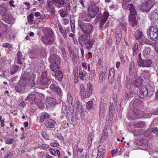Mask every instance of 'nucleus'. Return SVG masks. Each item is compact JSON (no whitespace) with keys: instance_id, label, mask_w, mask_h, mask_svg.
Returning <instances> with one entry per match:
<instances>
[{"instance_id":"7c9ffc66","label":"nucleus","mask_w":158,"mask_h":158,"mask_svg":"<svg viewBox=\"0 0 158 158\" xmlns=\"http://www.w3.org/2000/svg\"><path fill=\"white\" fill-rule=\"evenodd\" d=\"M30 78V74L29 73H26L23 74L22 76H21V78L20 79H23L24 81H26L27 82V84L28 83V81H29Z\"/></svg>"},{"instance_id":"3c124183","label":"nucleus","mask_w":158,"mask_h":158,"mask_svg":"<svg viewBox=\"0 0 158 158\" xmlns=\"http://www.w3.org/2000/svg\"><path fill=\"white\" fill-rule=\"evenodd\" d=\"M119 27H121L123 31H126L127 30V28L126 27V23L125 22L123 21L120 22L119 24Z\"/></svg>"},{"instance_id":"39448f33","label":"nucleus","mask_w":158,"mask_h":158,"mask_svg":"<svg viewBox=\"0 0 158 158\" xmlns=\"http://www.w3.org/2000/svg\"><path fill=\"white\" fill-rule=\"evenodd\" d=\"M50 61L51 64L50 69L52 71L54 72L56 69L60 68V58L58 55H52L50 58Z\"/></svg>"},{"instance_id":"a211bd4d","label":"nucleus","mask_w":158,"mask_h":158,"mask_svg":"<svg viewBox=\"0 0 158 158\" xmlns=\"http://www.w3.org/2000/svg\"><path fill=\"white\" fill-rule=\"evenodd\" d=\"M50 89L56 93L57 94L61 96L62 94V90L59 86L55 84H52L50 86Z\"/></svg>"},{"instance_id":"13d9d810","label":"nucleus","mask_w":158,"mask_h":158,"mask_svg":"<svg viewBox=\"0 0 158 158\" xmlns=\"http://www.w3.org/2000/svg\"><path fill=\"white\" fill-rule=\"evenodd\" d=\"M115 110L114 105L113 103L111 104L110 103V106L109 107V113L110 114H111L114 113Z\"/></svg>"},{"instance_id":"f8f14e48","label":"nucleus","mask_w":158,"mask_h":158,"mask_svg":"<svg viewBox=\"0 0 158 158\" xmlns=\"http://www.w3.org/2000/svg\"><path fill=\"white\" fill-rule=\"evenodd\" d=\"M26 85V82L24 81L23 79H20L19 82L15 86V90L18 92H22Z\"/></svg>"},{"instance_id":"338daca9","label":"nucleus","mask_w":158,"mask_h":158,"mask_svg":"<svg viewBox=\"0 0 158 158\" xmlns=\"http://www.w3.org/2000/svg\"><path fill=\"white\" fill-rule=\"evenodd\" d=\"M78 68L77 67H75L74 68L73 71V73L74 77L78 76Z\"/></svg>"},{"instance_id":"58836bf2","label":"nucleus","mask_w":158,"mask_h":158,"mask_svg":"<svg viewBox=\"0 0 158 158\" xmlns=\"http://www.w3.org/2000/svg\"><path fill=\"white\" fill-rule=\"evenodd\" d=\"M106 75L102 71L100 72L99 74V79L100 82H102L106 79Z\"/></svg>"},{"instance_id":"72a5a7b5","label":"nucleus","mask_w":158,"mask_h":158,"mask_svg":"<svg viewBox=\"0 0 158 158\" xmlns=\"http://www.w3.org/2000/svg\"><path fill=\"white\" fill-rule=\"evenodd\" d=\"M134 93L132 90L127 89L126 91L125 94V97L127 99L129 98H131L133 97Z\"/></svg>"},{"instance_id":"9b49d317","label":"nucleus","mask_w":158,"mask_h":158,"mask_svg":"<svg viewBox=\"0 0 158 158\" xmlns=\"http://www.w3.org/2000/svg\"><path fill=\"white\" fill-rule=\"evenodd\" d=\"M146 87H143L139 89L138 92V97L142 99L145 98L148 95V91Z\"/></svg>"},{"instance_id":"cd10ccee","label":"nucleus","mask_w":158,"mask_h":158,"mask_svg":"<svg viewBox=\"0 0 158 158\" xmlns=\"http://www.w3.org/2000/svg\"><path fill=\"white\" fill-rule=\"evenodd\" d=\"M55 76L58 81H61L63 78V75L62 72L59 69H56L55 70Z\"/></svg>"},{"instance_id":"4c0bfd02","label":"nucleus","mask_w":158,"mask_h":158,"mask_svg":"<svg viewBox=\"0 0 158 158\" xmlns=\"http://www.w3.org/2000/svg\"><path fill=\"white\" fill-rule=\"evenodd\" d=\"M148 91V95L150 97L152 96L154 92V88L151 86L149 85L146 87Z\"/></svg>"},{"instance_id":"5701e85b","label":"nucleus","mask_w":158,"mask_h":158,"mask_svg":"<svg viewBox=\"0 0 158 158\" xmlns=\"http://www.w3.org/2000/svg\"><path fill=\"white\" fill-rule=\"evenodd\" d=\"M56 123L55 121L52 119L48 120L45 123V126L47 128H53Z\"/></svg>"},{"instance_id":"2eb2a0df","label":"nucleus","mask_w":158,"mask_h":158,"mask_svg":"<svg viewBox=\"0 0 158 158\" xmlns=\"http://www.w3.org/2000/svg\"><path fill=\"white\" fill-rule=\"evenodd\" d=\"M134 114L133 115L132 119L134 120L143 118V112L140 110L139 109H133Z\"/></svg>"},{"instance_id":"37998d69","label":"nucleus","mask_w":158,"mask_h":158,"mask_svg":"<svg viewBox=\"0 0 158 158\" xmlns=\"http://www.w3.org/2000/svg\"><path fill=\"white\" fill-rule=\"evenodd\" d=\"M87 74L86 72L84 70L80 71L79 73V76L80 78L82 80H84V78L86 77V75Z\"/></svg>"},{"instance_id":"aec40b11","label":"nucleus","mask_w":158,"mask_h":158,"mask_svg":"<svg viewBox=\"0 0 158 158\" xmlns=\"http://www.w3.org/2000/svg\"><path fill=\"white\" fill-rule=\"evenodd\" d=\"M36 99V96L34 93L29 94L25 98V101H27L31 104L34 103Z\"/></svg>"},{"instance_id":"f257e3e1","label":"nucleus","mask_w":158,"mask_h":158,"mask_svg":"<svg viewBox=\"0 0 158 158\" xmlns=\"http://www.w3.org/2000/svg\"><path fill=\"white\" fill-rule=\"evenodd\" d=\"M123 7L124 9L128 10L130 12V15L129 17V24L133 27H136L138 23L135 19L137 13L133 5L129 3L128 2H125L123 3Z\"/></svg>"},{"instance_id":"ddd939ff","label":"nucleus","mask_w":158,"mask_h":158,"mask_svg":"<svg viewBox=\"0 0 158 158\" xmlns=\"http://www.w3.org/2000/svg\"><path fill=\"white\" fill-rule=\"evenodd\" d=\"M90 37V35L87 34H84L81 35L78 38L79 44L81 46H82L83 44H85L87 41L89 39Z\"/></svg>"},{"instance_id":"09e8293b","label":"nucleus","mask_w":158,"mask_h":158,"mask_svg":"<svg viewBox=\"0 0 158 158\" xmlns=\"http://www.w3.org/2000/svg\"><path fill=\"white\" fill-rule=\"evenodd\" d=\"M93 102L92 101L88 102L86 104V107L87 109H93Z\"/></svg>"},{"instance_id":"473e14b6","label":"nucleus","mask_w":158,"mask_h":158,"mask_svg":"<svg viewBox=\"0 0 158 158\" xmlns=\"http://www.w3.org/2000/svg\"><path fill=\"white\" fill-rule=\"evenodd\" d=\"M134 35L136 40L139 39L143 36V33L142 31L139 30H136L135 31H134Z\"/></svg>"},{"instance_id":"6ab92c4d","label":"nucleus","mask_w":158,"mask_h":158,"mask_svg":"<svg viewBox=\"0 0 158 158\" xmlns=\"http://www.w3.org/2000/svg\"><path fill=\"white\" fill-rule=\"evenodd\" d=\"M115 71L113 67L111 68L109 71L108 81L109 82L112 84L114 82V79Z\"/></svg>"},{"instance_id":"e2e57ef3","label":"nucleus","mask_w":158,"mask_h":158,"mask_svg":"<svg viewBox=\"0 0 158 158\" xmlns=\"http://www.w3.org/2000/svg\"><path fill=\"white\" fill-rule=\"evenodd\" d=\"M67 11L65 10H62L60 13V16L62 18H64L67 16L68 15Z\"/></svg>"},{"instance_id":"0e129e2a","label":"nucleus","mask_w":158,"mask_h":158,"mask_svg":"<svg viewBox=\"0 0 158 158\" xmlns=\"http://www.w3.org/2000/svg\"><path fill=\"white\" fill-rule=\"evenodd\" d=\"M69 127V124L66 121H64L62 123V127L64 129L68 128Z\"/></svg>"},{"instance_id":"b1692460","label":"nucleus","mask_w":158,"mask_h":158,"mask_svg":"<svg viewBox=\"0 0 158 158\" xmlns=\"http://www.w3.org/2000/svg\"><path fill=\"white\" fill-rule=\"evenodd\" d=\"M59 30L60 32L62 33V35L65 39H67L68 38L67 34H69L70 32V31L68 27L66 28V29L64 27H62L60 26L59 27Z\"/></svg>"},{"instance_id":"9d476101","label":"nucleus","mask_w":158,"mask_h":158,"mask_svg":"<svg viewBox=\"0 0 158 158\" xmlns=\"http://www.w3.org/2000/svg\"><path fill=\"white\" fill-rule=\"evenodd\" d=\"M40 79L38 80V82L40 85L47 86L50 81V79L47 78V72H43L41 73V77H40Z\"/></svg>"},{"instance_id":"7ed1b4c3","label":"nucleus","mask_w":158,"mask_h":158,"mask_svg":"<svg viewBox=\"0 0 158 158\" xmlns=\"http://www.w3.org/2000/svg\"><path fill=\"white\" fill-rule=\"evenodd\" d=\"M78 25L84 34L89 35L92 33L94 27L90 23H85L81 20L78 21Z\"/></svg>"},{"instance_id":"79ce46f5","label":"nucleus","mask_w":158,"mask_h":158,"mask_svg":"<svg viewBox=\"0 0 158 158\" xmlns=\"http://www.w3.org/2000/svg\"><path fill=\"white\" fill-rule=\"evenodd\" d=\"M49 118V115L47 113H45L44 114L41 115L40 117V120L42 122L44 121L45 119H48Z\"/></svg>"},{"instance_id":"603ef678","label":"nucleus","mask_w":158,"mask_h":158,"mask_svg":"<svg viewBox=\"0 0 158 158\" xmlns=\"http://www.w3.org/2000/svg\"><path fill=\"white\" fill-rule=\"evenodd\" d=\"M150 52V48L149 47L146 48L143 51V54L144 56L148 55Z\"/></svg>"},{"instance_id":"5fc2aeb1","label":"nucleus","mask_w":158,"mask_h":158,"mask_svg":"<svg viewBox=\"0 0 158 158\" xmlns=\"http://www.w3.org/2000/svg\"><path fill=\"white\" fill-rule=\"evenodd\" d=\"M75 20L74 19L73 20L70 19V24L71 26V30L72 32H74L75 29Z\"/></svg>"},{"instance_id":"a878e982","label":"nucleus","mask_w":158,"mask_h":158,"mask_svg":"<svg viewBox=\"0 0 158 158\" xmlns=\"http://www.w3.org/2000/svg\"><path fill=\"white\" fill-rule=\"evenodd\" d=\"M3 19L7 23L9 24H13L14 23V20L13 17L10 15H5L3 18Z\"/></svg>"},{"instance_id":"dca6fc26","label":"nucleus","mask_w":158,"mask_h":158,"mask_svg":"<svg viewBox=\"0 0 158 158\" xmlns=\"http://www.w3.org/2000/svg\"><path fill=\"white\" fill-rule=\"evenodd\" d=\"M133 101V109H139L143 106V102L138 99H134Z\"/></svg>"},{"instance_id":"774afa93","label":"nucleus","mask_w":158,"mask_h":158,"mask_svg":"<svg viewBox=\"0 0 158 158\" xmlns=\"http://www.w3.org/2000/svg\"><path fill=\"white\" fill-rule=\"evenodd\" d=\"M40 148L43 150H46L49 148V145L47 144H43L40 145Z\"/></svg>"},{"instance_id":"69168bd1","label":"nucleus","mask_w":158,"mask_h":158,"mask_svg":"<svg viewBox=\"0 0 158 158\" xmlns=\"http://www.w3.org/2000/svg\"><path fill=\"white\" fill-rule=\"evenodd\" d=\"M67 100L68 103L72 104L73 101V98L70 94H68Z\"/></svg>"},{"instance_id":"c03bdc74","label":"nucleus","mask_w":158,"mask_h":158,"mask_svg":"<svg viewBox=\"0 0 158 158\" xmlns=\"http://www.w3.org/2000/svg\"><path fill=\"white\" fill-rule=\"evenodd\" d=\"M138 44L135 43L132 47L133 55L134 56H136L137 55V52L138 50Z\"/></svg>"},{"instance_id":"bf43d9fd","label":"nucleus","mask_w":158,"mask_h":158,"mask_svg":"<svg viewBox=\"0 0 158 158\" xmlns=\"http://www.w3.org/2000/svg\"><path fill=\"white\" fill-rule=\"evenodd\" d=\"M2 47L10 49L12 48V45L8 43H4L2 44Z\"/></svg>"},{"instance_id":"412c9836","label":"nucleus","mask_w":158,"mask_h":158,"mask_svg":"<svg viewBox=\"0 0 158 158\" xmlns=\"http://www.w3.org/2000/svg\"><path fill=\"white\" fill-rule=\"evenodd\" d=\"M80 17L83 20L86 22H90L91 20V17L89 16V14H88L85 11H83L81 12L80 15Z\"/></svg>"},{"instance_id":"4be33fe9","label":"nucleus","mask_w":158,"mask_h":158,"mask_svg":"<svg viewBox=\"0 0 158 158\" xmlns=\"http://www.w3.org/2000/svg\"><path fill=\"white\" fill-rule=\"evenodd\" d=\"M115 38L117 44H119L122 38V31L120 28H117L116 29Z\"/></svg>"},{"instance_id":"4d7b16f0","label":"nucleus","mask_w":158,"mask_h":158,"mask_svg":"<svg viewBox=\"0 0 158 158\" xmlns=\"http://www.w3.org/2000/svg\"><path fill=\"white\" fill-rule=\"evenodd\" d=\"M28 21L29 22H32L34 20L33 14L31 13L27 16Z\"/></svg>"},{"instance_id":"1a4fd4ad","label":"nucleus","mask_w":158,"mask_h":158,"mask_svg":"<svg viewBox=\"0 0 158 158\" xmlns=\"http://www.w3.org/2000/svg\"><path fill=\"white\" fill-rule=\"evenodd\" d=\"M149 36L153 40L156 41L158 39V30L156 27L152 26L149 28Z\"/></svg>"},{"instance_id":"f03ea898","label":"nucleus","mask_w":158,"mask_h":158,"mask_svg":"<svg viewBox=\"0 0 158 158\" xmlns=\"http://www.w3.org/2000/svg\"><path fill=\"white\" fill-rule=\"evenodd\" d=\"M45 29L43 31L44 36L42 37V41L44 44L50 45L52 44L55 40L53 32L51 28L46 27Z\"/></svg>"},{"instance_id":"de8ad7c7","label":"nucleus","mask_w":158,"mask_h":158,"mask_svg":"<svg viewBox=\"0 0 158 158\" xmlns=\"http://www.w3.org/2000/svg\"><path fill=\"white\" fill-rule=\"evenodd\" d=\"M19 66L17 64H15L13 67V68L12 70L11 71L10 73L12 75L16 73L19 69Z\"/></svg>"},{"instance_id":"680f3d73","label":"nucleus","mask_w":158,"mask_h":158,"mask_svg":"<svg viewBox=\"0 0 158 158\" xmlns=\"http://www.w3.org/2000/svg\"><path fill=\"white\" fill-rule=\"evenodd\" d=\"M13 142L14 139L12 138H8L5 141V143L8 145L12 144Z\"/></svg>"},{"instance_id":"a18cd8bd","label":"nucleus","mask_w":158,"mask_h":158,"mask_svg":"<svg viewBox=\"0 0 158 158\" xmlns=\"http://www.w3.org/2000/svg\"><path fill=\"white\" fill-rule=\"evenodd\" d=\"M91 134L89 133L88 137V142H87V146L89 149H90V148L91 147L92 144V138L91 137Z\"/></svg>"},{"instance_id":"20e7f679","label":"nucleus","mask_w":158,"mask_h":158,"mask_svg":"<svg viewBox=\"0 0 158 158\" xmlns=\"http://www.w3.org/2000/svg\"><path fill=\"white\" fill-rule=\"evenodd\" d=\"M64 0H47V9L51 12L52 15L55 13V9L54 6L55 3L62 6L64 4Z\"/></svg>"},{"instance_id":"c756f323","label":"nucleus","mask_w":158,"mask_h":158,"mask_svg":"<svg viewBox=\"0 0 158 158\" xmlns=\"http://www.w3.org/2000/svg\"><path fill=\"white\" fill-rule=\"evenodd\" d=\"M7 10L6 6L4 4L0 5V14L3 16L5 15L7 13Z\"/></svg>"},{"instance_id":"c85d7f7f","label":"nucleus","mask_w":158,"mask_h":158,"mask_svg":"<svg viewBox=\"0 0 158 158\" xmlns=\"http://www.w3.org/2000/svg\"><path fill=\"white\" fill-rule=\"evenodd\" d=\"M94 40H89L84 44L86 46V48L88 50H89L92 48L93 45L94 43Z\"/></svg>"},{"instance_id":"6e6552de","label":"nucleus","mask_w":158,"mask_h":158,"mask_svg":"<svg viewBox=\"0 0 158 158\" xmlns=\"http://www.w3.org/2000/svg\"><path fill=\"white\" fill-rule=\"evenodd\" d=\"M99 8L95 4L90 6L88 9V12L89 16L92 18H94L98 13Z\"/></svg>"},{"instance_id":"f704fd0d","label":"nucleus","mask_w":158,"mask_h":158,"mask_svg":"<svg viewBox=\"0 0 158 158\" xmlns=\"http://www.w3.org/2000/svg\"><path fill=\"white\" fill-rule=\"evenodd\" d=\"M47 102L48 104L55 106L56 105V100L52 98H48L47 99Z\"/></svg>"},{"instance_id":"2f4dec72","label":"nucleus","mask_w":158,"mask_h":158,"mask_svg":"<svg viewBox=\"0 0 158 158\" xmlns=\"http://www.w3.org/2000/svg\"><path fill=\"white\" fill-rule=\"evenodd\" d=\"M145 126V122H137L135 123L133 126L135 128H142L144 127Z\"/></svg>"},{"instance_id":"a19ab883","label":"nucleus","mask_w":158,"mask_h":158,"mask_svg":"<svg viewBox=\"0 0 158 158\" xmlns=\"http://www.w3.org/2000/svg\"><path fill=\"white\" fill-rule=\"evenodd\" d=\"M61 50V55L64 60L67 61V54L65 50V48L64 47L60 48Z\"/></svg>"},{"instance_id":"c9c22d12","label":"nucleus","mask_w":158,"mask_h":158,"mask_svg":"<svg viewBox=\"0 0 158 158\" xmlns=\"http://www.w3.org/2000/svg\"><path fill=\"white\" fill-rule=\"evenodd\" d=\"M141 75L145 79H149L151 76L150 71L148 70H144L142 72Z\"/></svg>"},{"instance_id":"4468645a","label":"nucleus","mask_w":158,"mask_h":158,"mask_svg":"<svg viewBox=\"0 0 158 158\" xmlns=\"http://www.w3.org/2000/svg\"><path fill=\"white\" fill-rule=\"evenodd\" d=\"M98 152L97 158H103L106 152V148L103 145H100L98 147Z\"/></svg>"},{"instance_id":"ea45409f","label":"nucleus","mask_w":158,"mask_h":158,"mask_svg":"<svg viewBox=\"0 0 158 158\" xmlns=\"http://www.w3.org/2000/svg\"><path fill=\"white\" fill-rule=\"evenodd\" d=\"M152 64V61L150 59L143 60V67H150Z\"/></svg>"},{"instance_id":"864d4df0","label":"nucleus","mask_w":158,"mask_h":158,"mask_svg":"<svg viewBox=\"0 0 158 158\" xmlns=\"http://www.w3.org/2000/svg\"><path fill=\"white\" fill-rule=\"evenodd\" d=\"M64 6V8L65 11L67 12L69 11L71 9L70 5L69 3L68 2L65 3L64 2V4L62 6Z\"/></svg>"},{"instance_id":"393cba45","label":"nucleus","mask_w":158,"mask_h":158,"mask_svg":"<svg viewBox=\"0 0 158 158\" xmlns=\"http://www.w3.org/2000/svg\"><path fill=\"white\" fill-rule=\"evenodd\" d=\"M108 135L109 133L107 130H104L100 139V142L102 143H105L106 141Z\"/></svg>"},{"instance_id":"49530a36","label":"nucleus","mask_w":158,"mask_h":158,"mask_svg":"<svg viewBox=\"0 0 158 158\" xmlns=\"http://www.w3.org/2000/svg\"><path fill=\"white\" fill-rule=\"evenodd\" d=\"M70 56L72 57V60L73 62L76 63L78 60V57L76 55H75L73 52H71L70 54Z\"/></svg>"},{"instance_id":"052dcab7","label":"nucleus","mask_w":158,"mask_h":158,"mask_svg":"<svg viewBox=\"0 0 158 158\" xmlns=\"http://www.w3.org/2000/svg\"><path fill=\"white\" fill-rule=\"evenodd\" d=\"M148 131L150 132V133H155L158 131V129L157 127H154L151 128H150Z\"/></svg>"},{"instance_id":"0eeeda50","label":"nucleus","mask_w":158,"mask_h":158,"mask_svg":"<svg viewBox=\"0 0 158 158\" xmlns=\"http://www.w3.org/2000/svg\"><path fill=\"white\" fill-rule=\"evenodd\" d=\"M153 6V2L151 0H148L142 3L140 8L141 10L147 12Z\"/></svg>"},{"instance_id":"6e6d98bb","label":"nucleus","mask_w":158,"mask_h":158,"mask_svg":"<svg viewBox=\"0 0 158 158\" xmlns=\"http://www.w3.org/2000/svg\"><path fill=\"white\" fill-rule=\"evenodd\" d=\"M135 68V63L134 61H131L130 64L129 65V73L130 74L131 73L133 72Z\"/></svg>"},{"instance_id":"e433bc0d","label":"nucleus","mask_w":158,"mask_h":158,"mask_svg":"<svg viewBox=\"0 0 158 158\" xmlns=\"http://www.w3.org/2000/svg\"><path fill=\"white\" fill-rule=\"evenodd\" d=\"M134 86L136 87H139L142 85V82L141 79L138 78L135 79L133 84Z\"/></svg>"},{"instance_id":"bb28decb","label":"nucleus","mask_w":158,"mask_h":158,"mask_svg":"<svg viewBox=\"0 0 158 158\" xmlns=\"http://www.w3.org/2000/svg\"><path fill=\"white\" fill-rule=\"evenodd\" d=\"M149 143L148 139L143 138L140 139L137 141L136 144L138 146H143L148 145Z\"/></svg>"},{"instance_id":"f3484780","label":"nucleus","mask_w":158,"mask_h":158,"mask_svg":"<svg viewBox=\"0 0 158 158\" xmlns=\"http://www.w3.org/2000/svg\"><path fill=\"white\" fill-rule=\"evenodd\" d=\"M89 87L87 90L85 91L83 93V94H81V96L83 97L84 98H89L92 94V89L91 87V84L90 82L89 83Z\"/></svg>"},{"instance_id":"8fccbe9b","label":"nucleus","mask_w":158,"mask_h":158,"mask_svg":"<svg viewBox=\"0 0 158 158\" xmlns=\"http://www.w3.org/2000/svg\"><path fill=\"white\" fill-rule=\"evenodd\" d=\"M132 133L135 136H138L142 134V130H135L132 131Z\"/></svg>"},{"instance_id":"423d86ee","label":"nucleus","mask_w":158,"mask_h":158,"mask_svg":"<svg viewBox=\"0 0 158 158\" xmlns=\"http://www.w3.org/2000/svg\"><path fill=\"white\" fill-rule=\"evenodd\" d=\"M109 15V13L106 11L104 12L103 15L101 13H98L97 14L96 18L99 23V26L101 28L102 27V26L107 20Z\"/></svg>"}]
</instances>
